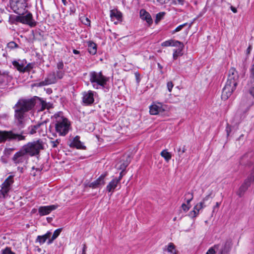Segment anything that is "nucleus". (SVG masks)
Returning <instances> with one entry per match:
<instances>
[{
	"label": "nucleus",
	"mask_w": 254,
	"mask_h": 254,
	"mask_svg": "<svg viewBox=\"0 0 254 254\" xmlns=\"http://www.w3.org/2000/svg\"><path fill=\"white\" fill-rule=\"evenodd\" d=\"M35 105L33 99H21L16 105V109L15 110V119L17 125L23 127L24 123L25 113L31 110Z\"/></svg>",
	"instance_id": "obj_1"
},
{
	"label": "nucleus",
	"mask_w": 254,
	"mask_h": 254,
	"mask_svg": "<svg viewBox=\"0 0 254 254\" xmlns=\"http://www.w3.org/2000/svg\"><path fill=\"white\" fill-rule=\"evenodd\" d=\"M53 121L57 132L60 136H65L68 133L70 126L67 119L64 116L62 112H60L54 115Z\"/></svg>",
	"instance_id": "obj_2"
},
{
	"label": "nucleus",
	"mask_w": 254,
	"mask_h": 254,
	"mask_svg": "<svg viewBox=\"0 0 254 254\" xmlns=\"http://www.w3.org/2000/svg\"><path fill=\"white\" fill-rule=\"evenodd\" d=\"M89 80L93 87L94 89H98L104 88L105 87L109 81V78L103 75L101 71H93L89 73Z\"/></svg>",
	"instance_id": "obj_3"
},
{
	"label": "nucleus",
	"mask_w": 254,
	"mask_h": 254,
	"mask_svg": "<svg viewBox=\"0 0 254 254\" xmlns=\"http://www.w3.org/2000/svg\"><path fill=\"white\" fill-rule=\"evenodd\" d=\"M23 150L30 156H34L39 154L41 150L44 148V143L41 139L29 142L23 145Z\"/></svg>",
	"instance_id": "obj_4"
},
{
	"label": "nucleus",
	"mask_w": 254,
	"mask_h": 254,
	"mask_svg": "<svg viewBox=\"0 0 254 254\" xmlns=\"http://www.w3.org/2000/svg\"><path fill=\"white\" fill-rule=\"evenodd\" d=\"M23 132L21 133H15L12 130L2 131L0 130V143L5 142L6 140H24L25 136L22 135Z\"/></svg>",
	"instance_id": "obj_5"
},
{
	"label": "nucleus",
	"mask_w": 254,
	"mask_h": 254,
	"mask_svg": "<svg viewBox=\"0 0 254 254\" xmlns=\"http://www.w3.org/2000/svg\"><path fill=\"white\" fill-rule=\"evenodd\" d=\"M27 0H10V5L11 9L17 14L25 13V8L27 6Z\"/></svg>",
	"instance_id": "obj_6"
},
{
	"label": "nucleus",
	"mask_w": 254,
	"mask_h": 254,
	"mask_svg": "<svg viewBox=\"0 0 254 254\" xmlns=\"http://www.w3.org/2000/svg\"><path fill=\"white\" fill-rule=\"evenodd\" d=\"M24 13L15 16L14 17V20L17 22L28 25L31 27L35 26L36 22L33 19L32 14L30 12L27 13L26 15H24Z\"/></svg>",
	"instance_id": "obj_7"
},
{
	"label": "nucleus",
	"mask_w": 254,
	"mask_h": 254,
	"mask_svg": "<svg viewBox=\"0 0 254 254\" xmlns=\"http://www.w3.org/2000/svg\"><path fill=\"white\" fill-rule=\"evenodd\" d=\"M238 84L227 80L225 86L223 87L221 97L223 100L228 99L233 92L236 90Z\"/></svg>",
	"instance_id": "obj_8"
},
{
	"label": "nucleus",
	"mask_w": 254,
	"mask_h": 254,
	"mask_svg": "<svg viewBox=\"0 0 254 254\" xmlns=\"http://www.w3.org/2000/svg\"><path fill=\"white\" fill-rule=\"evenodd\" d=\"M166 109V106L161 103H157L152 105L150 107V113L151 115H156L163 113Z\"/></svg>",
	"instance_id": "obj_9"
},
{
	"label": "nucleus",
	"mask_w": 254,
	"mask_h": 254,
	"mask_svg": "<svg viewBox=\"0 0 254 254\" xmlns=\"http://www.w3.org/2000/svg\"><path fill=\"white\" fill-rule=\"evenodd\" d=\"M57 81L56 73L54 72L49 73L44 81L38 83L39 86H43L52 84H54Z\"/></svg>",
	"instance_id": "obj_10"
},
{
	"label": "nucleus",
	"mask_w": 254,
	"mask_h": 254,
	"mask_svg": "<svg viewBox=\"0 0 254 254\" xmlns=\"http://www.w3.org/2000/svg\"><path fill=\"white\" fill-rule=\"evenodd\" d=\"M26 153L23 150L22 147L20 150L17 152L12 157V161L15 164H19L23 163L25 160V155Z\"/></svg>",
	"instance_id": "obj_11"
},
{
	"label": "nucleus",
	"mask_w": 254,
	"mask_h": 254,
	"mask_svg": "<svg viewBox=\"0 0 254 254\" xmlns=\"http://www.w3.org/2000/svg\"><path fill=\"white\" fill-rule=\"evenodd\" d=\"M58 206V204L40 206L38 209V212L40 216L46 215L50 214L52 211L56 209Z\"/></svg>",
	"instance_id": "obj_12"
},
{
	"label": "nucleus",
	"mask_w": 254,
	"mask_h": 254,
	"mask_svg": "<svg viewBox=\"0 0 254 254\" xmlns=\"http://www.w3.org/2000/svg\"><path fill=\"white\" fill-rule=\"evenodd\" d=\"M227 80L238 84L239 76L235 68L232 67L229 69Z\"/></svg>",
	"instance_id": "obj_13"
},
{
	"label": "nucleus",
	"mask_w": 254,
	"mask_h": 254,
	"mask_svg": "<svg viewBox=\"0 0 254 254\" xmlns=\"http://www.w3.org/2000/svg\"><path fill=\"white\" fill-rule=\"evenodd\" d=\"M79 138L80 137L79 136H76L74 137L71 140H70L69 144V146L70 147L76 148L78 149H85L86 146L80 141Z\"/></svg>",
	"instance_id": "obj_14"
},
{
	"label": "nucleus",
	"mask_w": 254,
	"mask_h": 254,
	"mask_svg": "<svg viewBox=\"0 0 254 254\" xmlns=\"http://www.w3.org/2000/svg\"><path fill=\"white\" fill-rule=\"evenodd\" d=\"M251 178H249L248 177L247 179H246L243 184L240 187L239 190H238L237 193V194L240 196L242 197L244 193L246 192V191L248 190L249 187L250 186L251 184Z\"/></svg>",
	"instance_id": "obj_15"
},
{
	"label": "nucleus",
	"mask_w": 254,
	"mask_h": 254,
	"mask_svg": "<svg viewBox=\"0 0 254 254\" xmlns=\"http://www.w3.org/2000/svg\"><path fill=\"white\" fill-rule=\"evenodd\" d=\"M83 102L86 105H90L93 103L94 100L93 98V92L89 90L83 94Z\"/></svg>",
	"instance_id": "obj_16"
},
{
	"label": "nucleus",
	"mask_w": 254,
	"mask_h": 254,
	"mask_svg": "<svg viewBox=\"0 0 254 254\" xmlns=\"http://www.w3.org/2000/svg\"><path fill=\"white\" fill-rule=\"evenodd\" d=\"M140 16L142 20H145L149 25L152 24L153 21L151 16L145 10L143 9L140 10Z\"/></svg>",
	"instance_id": "obj_17"
},
{
	"label": "nucleus",
	"mask_w": 254,
	"mask_h": 254,
	"mask_svg": "<svg viewBox=\"0 0 254 254\" xmlns=\"http://www.w3.org/2000/svg\"><path fill=\"white\" fill-rule=\"evenodd\" d=\"M110 17L111 20L114 21L115 20L117 21H115L114 23L115 24H117L119 21L121 20L122 15V13L117 9H112L110 10Z\"/></svg>",
	"instance_id": "obj_18"
},
{
	"label": "nucleus",
	"mask_w": 254,
	"mask_h": 254,
	"mask_svg": "<svg viewBox=\"0 0 254 254\" xmlns=\"http://www.w3.org/2000/svg\"><path fill=\"white\" fill-rule=\"evenodd\" d=\"M104 178V175H101L98 179L91 183L90 184L89 187L95 189L99 187L100 186L104 185L105 184Z\"/></svg>",
	"instance_id": "obj_19"
},
{
	"label": "nucleus",
	"mask_w": 254,
	"mask_h": 254,
	"mask_svg": "<svg viewBox=\"0 0 254 254\" xmlns=\"http://www.w3.org/2000/svg\"><path fill=\"white\" fill-rule=\"evenodd\" d=\"M119 183V180H117V178L113 179L107 186V190L109 192H113Z\"/></svg>",
	"instance_id": "obj_20"
},
{
	"label": "nucleus",
	"mask_w": 254,
	"mask_h": 254,
	"mask_svg": "<svg viewBox=\"0 0 254 254\" xmlns=\"http://www.w3.org/2000/svg\"><path fill=\"white\" fill-rule=\"evenodd\" d=\"M38 130L40 136H45L47 133V126L46 123L42 122L37 124Z\"/></svg>",
	"instance_id": "obj_21"
},
{
	"label": "nucleus",
	"mask_w": 254,
	"mask_h": 254,
	"mask_svg": "<svg viewBox=\"0 0 254 254\" xmlns=\"http://www.w3.org/2000/svg\"><path fill=\"white\" fill-rule=\"evenodd\" d=\"M251 71L252 80L251 83L249 84V86L251 87L249 91L250 93L254 97V64L253 65Z\"/></svg>",
	"instance_id": "obj_22"
},
{
	"label": "nucleus",
	"mask_w": 254,
	"mask_h": 254,
	"mask_svg": "<svg viewBox=\"0 0 254 254\" xmlns=\"http://www.w3.org/2000/svg\"><path fill=\"white\" fill-rule=\"evenodd\" d=\"M51 235V233L50 232H48L45 235L42 236H38L36 239V242H39L40 244H44L47 239H49Z\"/></svg>",
	"instance_id": "obj_23"
},
{
	"label": "nucleus",
	"mask_w": 254,
	"mask_h": 254,
	"mask_svg": "<svg viewBox=\"0 0 254 254\" xmlns=\"http://www.w3.org/2000/svg\"><path fill=\"white\" fill-rule=\"evenodd\" d=\"M88 51L91 55H95L97 52V45L92 42H89L88 43Z\"/></svg>",
	"instance_id": "obj_24"
},
{
	"label": "nucleus",
	"mask_w": 254,
	"mask_h": 254,
	"mask_svg": "<svg viewBox=\"0 0 254 254\" xmlns=\"http://www.w3.org/2000/svg\"><path fill=\"white\" fill-rule=\"evenodd\" d=\"M201 209H202L201 207L198 203H197L194 206L193 210L190 212L189 215L191 217H195L199 214Z\"/></svg>",
	"instance_id": "obj_25"
},
{
	"label": "nucleus",
	"mask_w": 254,
	"mask_h": 254,
	"mask_svg": "<svg viewBox=\"0 0 254 254\" xmlns=\"http://www.w3.org/2000/svg\"><path fill=\"white\" fill-rule=\"evenodd\" d=\"M10 190V188L1 185V190H0V197L3 198L6 197Z\"/></svg>",
	"instance_id": "obj_26"
},
{
	"label": "nucleus",
	"mask_w": 254,
	"mask_h": 254,
	"mask_svg": "<svg viewBox=\"0 0 254 254\" xmlns=\"http://www.w3.org/2000/svg\"><path fill=\"white\" fill-rule=\"evenodd\" d=\"M13 177V175H10L8 177L2 184V186H4L11 189V186L14 183Z\"/></svg>",
	"instance_id": "obj_27"
},
{
	"label": "nucleus",
	"mask_w": 254,
	"mask_h": 254,
	"mask_svg": "<svg viewBox=\"0 0 254 254\" xmlns=\"http://www.w3.org/2000/svg\"><path fill=\"white\" fill-rule=\"evenodd\" d=\"M62 229L59 228L57 230H56L54 234L52 237V238L49 239L48 240V241L47 242L48 244H50L53 243L54 240H55L60 234L61 232H62Z\"/></svg>",
	"instance_id": "obj_28"
},
{
	"label": "nucleus",
	"mask_w": 254,
	"mask_h": 254,
	"mask_svg": "<svg viewBox=\"0 0 254 254\" xmlns=\"http://www.w3.org/2000/svg\"><path fill=\"white\" fill-rule=\"evenodd\" d=\"M161 155L165 159V161L167 162H169L172 157L171 154L167 151V150H163L161 152Z\"/></svg>",
	"instance_id": "obj_29"
},
{
	"label": "nucleus",
	"mask_w": 254,
	"mask_h": 254,
	"mask_svg": "<svg viewBox=\"0 0 254 254\" xmlns=\"http://www.w3.org/2000/svg\"><path fill=\"white\" fill-rule=\"evenodd\" d=\"M184 48H179V49H174L173 57L174 60H176L179 57L183 55L182 51Z\"/></svg>",
	"instance_id": "obj_30"
},
{
	"label": "nucleus",
	"mask_w": 254,
	"mask_h": 254,
	"mask_svg": "<svg viewBox=\"0 0 254 254\" xmlns=\"http://www.w3.org/2000/svg\"><path fill=\"white\" fill-rule=\"evenodd\" d=\"M167 251L171 254H176L175 246L173 243H170L167 246Z\"/></svg>",
	"instance_id": "obj_31"
},
{
	"label": "nucleus",
	"mask_w": 254,
	"mask_h": 254,
	"mask_svg": "<svg viewBox=\"0 0 254 254\" xmlns=\"http://www.w3.org/2000/svg\"><path fill=\"white\" fill-rule=\"evenodd\" d=\"M172 46L178 47V49H179V48H184V45L183 43L174 40H172Z\"/></svg>",
	"instance_id": "obj_32"
},
{
	"label": "nucleus",
	"mask_w": 254,
	"mask_h": 254,
	"mask_svg": "<svg viewBox=\"0 0 254 254\" xmlns=\"http://www.w3.org/2000/svg\"><path fill=\"white\" fill-rule=\"evenodd\" d=\"M13 65L15 67L17 68L18 70L23 72L24 65L23 64H20L18 62L16 61H14L13 62Z\"/></svg>",
	"instance_id": "obj_33"
},
{
	"label": "nucleus",
	"mask_w": 254,
	"mask_h": 254,
	"mask_svg": "<svg viewBox=\"0 0 254 254\" xmlns=\"http://www.w3.org/2000/svg\"><path fill=\"white\" fill-rule=\"evenodd\" d=\"M81 22L85 25L90 26V21L88 18L85 16H82L80 18Z\"/></svg>",
	"instance_id": "obj_34"
},
{
	"label": "nucleus",
	"mask_w": 254,
	"mask_h": 254,
	"mask_svg": "<svg viewBox=\"0 0 254 254\" xmlns=\"http://www.w3.org/2000/svg\"><path fill=\"white\" fill-rule=\"evenodd\" d=\"M165 12H161L156 14L155 22L157 24L163 17Z\"/></svg>",
	"instance_id": "obj_35"
},
{
	"label": "nucleus",
	"mask_w": 254,
	"mask_h": 254,
	"mask_svg": "<svg viewBox=\"0 0 254 254\" xmlns=\"http://www.w3.org/2000/svg\"><path fill=\"white\" fill-rule=\"evenodd\" d=\"M215 250H218V245H215L213 247L210 248L206 252V254H215Z\"/></svg>",
	"instance_id": "obj_36"
},
{
	"label": "nucleus",
	"mask_w": 254,
	"mask_h": 254,
	"mask_svg": "<svg viewBox=\"0 0 254 254\" xmlns=\"http://www.w3.org/2000/svg\"><path fill=\"white\" fill-rule=\"evenodd\" d=\"M185 195L188 197V198L186 200V204L189 205H190V202L193 199V194L190 192H188Z\"/></svg>",
	"instance_id": "obj_37"
},
{
	"label": "nucleus",
	"mask_w": 254,
	"mask_h": 254,
	"mask_svg": "<svg viewBox=\"0 0 254 254\" xmlns=\"http://www.w3.org/2000/svg\"><path fill=\"white\" fill-rule=\"evenodd\" d=\"M29 133L31 134H33L35 133L36 132L37 130H38L37 125H35V126H30L29 127Z\"/></svg>",
	"instance_id": "obj_38"
},
{
	"label": "nucleus",
	"mask_w": 254,
	"mask_h": 254,
	"mask_svg": "<svg viewBox=\"0 0 254 254\" xmlns=\"http://www.w3.org/2000/svg\"><path fill=\"white\" fill-rule=\"evenodd\" d=\"M64 75V72L61 70H58L57 71L56 73V76L57 77V79H61L63 78Z\"/></svg>",
	"instance_id": "obj_39"
},
{
	"label": "nucleus",
	"mask_w": 254,
	"mask_h": 254,
	"mask_svg": "<svg viewBox=\"0 0 254 254\" xmlns=\"http://www.w3.org/2000/svg\"><path fill=\"white\" fill-rule=\"evenodd\" d=\"M187 24H188L187 23H184L182 25L178 26L174 31H173L172 34H174L176 32L181 31Z\"/></svg>",
	"instance_id": "obj_40"
},
{
	"label": "nucleus",
	"mask_w": 254,
	"mask_h": 254,
	"mask_svg": "<svg viewBox=\"0 0 254 254\" xmlns=\"http://www.w3.org/2000/svg\"><path fill=\"white\" fill-rule=\"evenodd\" d=\"M33 68V64H28L26 66L23 67V72L30 71Z\"/></svg>",
	"instance_id": "obj_41"
},
{
	"label": "nucleus",
	"mask_w": 254,
	"mask_h": 254,
	"mask_svg": "<svg viewBox=\"0 0 254 254\" xmlns=\"http://www.w3.org/2000/svg\"><path fill=\"white\" fill-rule=\"evenodd\" d=\"M2 254H15L14 253L11 251L9 248H6L2 250Z\"/></svg>",
	"instance_id": "obj_42"
},
{
	"label": "nucleus",
	"mask_w": 254,
	"mask_h": 254,
	"mask_svg": "<svg viewBox=\"0 0 254 254\" xmlns=\"http://www.w3.org/2000/svg\"><path fill=\"white\" fill-rule=\"evenodd\" d=\"M60 141H61L60 139H57L55 141H51L50 143L53 148H55V147H57V146L59 144Z\"/></svg>",
	"instance_id": "obj_43"
},
{
	"label": "nucleus",
	"mask_w": 254,
	"mask_h": 254,
	"mask_svg": "<svg viewBox=\"0 0 254 254\" xmlns=\"http://www.w3.org/2000/svg\"><path fill=\"white\" fill-rule=\"evenodd\" d=\"M7 48L10 49L17 48L18 45L14 42H10L7 44Z\"/></svg>",
	"instance_id": "obj_44"
},
{
	"label": "nucleus",
	"mask_w": 254,
	"mask_h": 254,
	"mask_svg": "<svg viewBox=\"0 0 254 254\" xmlns=\"http://www.w3.org/2000/svg\"><path fill=\"white\" fill-rule=\"evenodd\" d=\"M172 40H169L163 42L161 44V46L163 47L172 46Z\"/></svg>",
	"instance_id": "obj_45"
},
{
	"label": "nucleus",
	"mask_w": 254,
	"mask_h": 254,
	"mask_svg": "<svg viewBox=\"0 0 254 254\" xmlns=\"http://www.w3.org/2000/svg\"><path fill=\"white\" fill-rule=\"evenodd\" d=\"M190 207L191 205H189L186 203H183L182 205V208L185 212L188 211L190 208Z\"/></svg>",
	"instance_id": "obj_46"
},
{
	"label": "nucleus",
	"mask_w": 254,
	"mask_h": 254,
	"mask_svg": "<svg viewBox=\"0 0 254 254\" xmlns=\"http://www.w3.org/2000/svg\"><path fill=\"white\" fill-rule=\"evenodd\" d=\"M57 66L58 69H62L64 68V64L63 61H60L57 63Z\"/></svg>",
	"instance_id": "obj_47"
},
{
	"label": "nucleus",
	"mask_w": 254,
	"mask_h": 254,
	"mask_svg": "<svg viewBox=\"0 0 254 254\" xmlns=\"http://www.w3.org/2000/svg\"><path fill=\"white\" fill-rule=\"evenodd\" d=\"M167 88H168L169 91L171 92L172 91V89L174 86L172 82H171V81L168 82L167 83Z\"/></svg>",
	"instance_id": "obj_48"
},
{
	"label": "nucleus",
	"mask_w": 254,
	"mask_h": 254,
	"mask_svg": "<svg viewBox=\"0 0 254 254\" xmlns=\"http://www.w3.org/2000/svg\"><path fill=\"white\" fill-rule=\"evenodd\" d=\"M156 1L160 4H164L168 3L170 0H156Z\"/></svg>",
	"instance_id": "obj_49"
},
{
	"label": "nucleus",
	"mask_w": 254,
	"mask_h": 254,
	"mask_svg": "<svg viewBox=\"0 0 254 254\" xmlns=\"http://www.w3.org/2000/svg\"><path fill=\"white\" fill-rule=\"evenodd\" d=\"M127 166L126 165V166H124V168H122L121 167L120 169H123V170H122V171L120 173V176L119 177V178H117V180H119V182H120L121 180L122 179L123 176V172H124V170L126 168V166Z\"/></svg>",
	"instance_id": "obj_50"
},
{
	"label": "nucleus",
	"mask_w": 254,
	"mask_h": 254,
	"mask_svg": "<svg viewBox=\"0 0 254 254\" xmlns=\"http://www.w3.org/2000/svg\"><path fill=\"white\" fill-rule=\"evenodd\" d=\"M212 194V192H210L209 194H208L207 195H206L205 197H204L203 199H202V201H203L204 202H206V201H207V200H208V199H209L211 195Z\"/></svg>",
	"instance_id": "obj_51"
},
{
	"label": "nucleus",
	"mask_w": 254,
	"mask_h": 254,
	"mask_svg": "<svg viewBox=\"0 0 254 254\" xmlns=\"http://www.w3.org/2000/svg\"><path fill=\"white\" fill-rule=\"evenodd\" d=\"M7 78L6 75H2L0 74V82L2 83L4 82V80Z\"/></svg>",
	"instance_id": "obj_52"
},
{
	"label": "nucleus",
	"mask_w": 254,
	"mask_h": 254,
	"mask_svg": "<svg viewBox=\"0 0 254 254\" xmlns=\"http://www.w3.org/2000/svg\"><path fill=\"white\" fill-rule=\"evenodd\" d=\"M202 209L205 207L206 206V204H205V202L201 200L200 202L198 203Z\"/></svg>",
	"instance_id": "obj_53"
},
{
	"label": "nucleus",
	"mask_w": 254,
	"mask_h": 254,
	"mask_svg": "<svg viewBox=\"0 0 254 254\" xmlns=\"http://www.w3.org/2000/svg\"><path fill=\"white\" fill-rule=\"evenodd\" d=\"M218 254H226L225 253V247L222 248L219 250Z\"/></svg>",
	"instance_id": "obj_54"
},
{
	"label": "nucleus",
	"mask_w": 254,
	"mask_h": 254,
	"mask_svg": "<svg viewBox=\"0 0 254 254\" xmlns=\"http://www.w3.org/2000/svg\"><path fill=\"white\" fill-rule=\"evenodd\" d=\"M86 249H87V247H86V245L85 244H83V248H82V252L81 254H86Z\"/></svg>",
	"instance_id": "obj_55"
},
{
	"label": "nucleus",
	"mask_w": 254,
	"mask_h": 254,
	"mask_svg": "<svg viewBox=\"0 0 254 254\" xmlns=\"http://www.w3.org/2000/svg\"><path fill=\"white\" fill-rule=\"evenodd\" d=\"M177 3L180 5H184L185 3V0H176Z\"/></svg>",
	"instance_id": "obj_56"
},
{
	"label": "nucleus",
	"mask_w": 254,
	"mask_h": 254,
	"mask_svg": "<svg viewBox=\"0 0 254 254\" xmlns=\"http://www.w3.org/2000/svg\"><path fill=\"white\" fill-rule=\"evenodd\" d=\"M157 65H158V68H159L160 69V73H161V74H163V71H162V68H163V66H162L160 64H159V63H158V64H157Z\"/></svg>",
	"instance_id": "obj_57"
},
{
	"label": "nucleus",
	"mask_w": 254,
	"mask_h": 254,
	"mask_svg": "<svg viewBox=\"0 0 254 254\" xmlns=\"http://www.w3.org/2000/svg\"><path fill=\"white\" fill-rule=\"evenodd\" d=\"M231 9L232 10V11L234 12V13H236L237 12V9L235 7H233V6H231Z\"/></svg>",
	"instance_id": "obj_58"
},
{
	"label": "nucleus",
	"mask_w": 254,
	"mask_h": 254,
	"mask_svg": "<svg viewBox=\"0 0 254 254\" xmlns=\"http://www.w3.org/2000/svg\"><path fill=\"white\" fill-rule=\"evenodd\" d=\"M220 205V203L216 202L215 206H214L213 209L214 210L215 208H218Z\"/></svg>",
	"instance_id": "obj_59"
},
{
	"label": "nucleus",
	"mask_w": 254,
	"mask_h": 254,
	"mask_svg": "<svg viewBox=\"0 0 254 254\" xmlns=\"http://www.w3.org/2000/svg\"><path fill=\"white\" fill-rule=\"evenodd\" d=\"M226 131H227V135H229V133L230 132V127H229L228 126L226 128Z\"/></svg>",
	"instance_id": "obj_60"
},
{
	"label": "nucleus",
	"mask_w": 254,
	"mask_h": 254,
	"mask_svg": "<svg viewBox=\"0 0 254 254\" xmlns=\"http://www.w3.org/2000/svg\"><path fill=\"white\" fill-rule=\"evenodd\" d=\"M73 53L74 54H79V51L76 50H73Z\"/></svg>",
	"instance_id": "obj_61"
},
{
	"label": "nucleus",
	"mask_w": 254,
	"mask_h": 254,
	"mask_svg": "<svg viewBox=\"0 0 254 254\" xmlns=\"http://www.w3.org/2000/svg\"><path fill=\"white\" fill-rule=\"evenodd\" d=\"M135 76H136V78H138V77H139V74L138 72H136V73H135Z\"/></svg>",
	"instance_id": "obj_62"
},
{
	"label": "nucleus",
	"mask_w": 254,
	"mask_h": 254,
	"mask_svg": "<svg viewBox=\"0 0 254 254\" xmlns=\"http://www.w3.org/2000/svg\"><path fill=\"white\" fill-rule=\"evenodd\" d=\"M62 2L64 4V5H66V0H62Z\"/></svg>",
	"instance_id": "obj_63"
},
{
	"label": "nucleus",
	"mask_w": 254,
	"mask_h": 254,
	"mask_svg": "<svg viewBox=\"0 0 254 254\" xmlns=\"http://www.w3.org/2000/svg\"><path fill=\"white\" fill-rule=\"evenodd\" d=\"M185 151H186V149H185V147H184V148H183V150H182V153H184V152H185Z\"/></svg>",
	"instance_id": "obj_64"
}]
</instances>
